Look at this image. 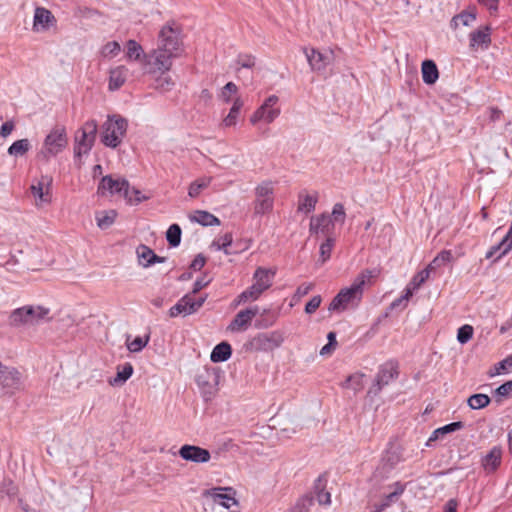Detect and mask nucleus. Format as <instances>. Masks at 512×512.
Wrapping results in <instances>:
<instances>
[{
    "label": "nucleus",
    "mask_w": 512,
    "mask_h": 512,
    "mask_svg": "<svg viewBox=\"0 0 512 512\" xmlns=\"http://www.w3.org/2000/svg\"><path fill=\"white\" fill-rule=\"evenodd\" d=\"M195 313L192 297L187 294L183 296L174 306H172L169 310L170 317H177L180 314L190 315Z\"/></svg>",
    "instance_id": "24"
},
{
    "label": "nucleus",
    "mask_w": 512,
    "mask_h": 512,
    "mask_svg": "<svg viewBox=\"0 0 512 512\" xmlns=\"http://www.w3.org/2000/svg\"><path fill=\"white\" fill-rule=\"evenodd\" d=\"M210 182H211V178H203V179L194 181L189 186L188 195L192 198L197 197L200 194L202 189H205L206 187H208Z\"/></svg>",
    "instance_id": "47"
},
{
    "label": "nucleus",
    "mask_w": 512,
    "mask_h": 512,
    "mask_svg": "<svg viewBox=\"0 0 512 512\" xmlns=\"http://www.w3.org/2000/svg\"><path fill=\"white\" fill-rule=\"evenodd\" d=\"M313 289V284L312 283H304V284H301L295 294H294V298L296 299H300L301 297L307 295L311 290Z\"/></svg>",
    "instance_id": "61"
},
{
    "label": "nucleus",
    "mask_w": 512,
    "mask_h": 512,
    "mask_svg": "<svg viewBox=\"0 0 512 512\" xmlns=\"http://www.w3.org/2000/svg\"><path fill=\"white\" fill-rule=\"evenodd\" d=\"M306 58L312 70L322 72L327 66H329L333 60V53L330 52H320L316 49H305Z\"/></svg>",
    "instance_id": "17"
},
{
    "label": "nucleus",
    "mask_w": 512,
    "mask_h": 512,
    "mask_svg": "<svg viewBox=\"0 0 512 512\" xmlns=\"http://www.w3.org/2000/svg\"><path fill=\"white\" fill-rule=\"evenodd\" d=\"M149 335L143 337H136L134 340L129 341L127 339L126 346L130 352L137 353L140 352L149 342Z\"/></svg>",
    "instance_id": "46"
},
{
    "label": "nucleus",
    "mask_w": 512,
    "mask_h": 512,
    "mask_svg": "<svg viewBox=\"0 0 512 512\" xmlns=\"http://www.w3.org/2000/svg\"><path fill=\"white\" fill-rule=\"evenodd\" d=\"M395 490L388 494L384 500L377 505L375 512H382L384 509L389 507L392 503H395L398 498L403 494L405 487L404 485L400 484L399 482L394 484Z\"/></svg>",
    "instance_id": "35"
},
{
    "label": "nucleus",
    "mask_w": 512,
    "mask_h": 512,
    "mask_svg": "<svg viewBox=\"0 0 512 512\" xmlns=\"http://www.w3.org/2000/svg\"><path fill=\"white\" fill-rule=\"evenodd\" d=\"M272 182L265 181L255 188L254 214L256 216L270 213L274 205Z\"/></svg>",
    "instance_id": "9"
},
{
    "label": "nucleus",
    "mask_w": 512,
    "mask_h": 512,
    "mask_svg": "<svg viewBox=\"0 0 512 512\" xmlns=\"http://www.w3.org/2000/svg\"><path fill=\"white\" fill-rule=\"evenodd\" d=\"M374 276L372 270L362 271L353 281L350 287L343 288L333 298L329 305L330 311H344L355 308L361 302L364 286Z\"/></svg>",
    "instance_id": "1"
},
{
    "label": "nucleus",
    "mask_w": 512,
    "mask_h": 512,
    "mask_svg": "<svg viewBox=\"0 0 512 512\" xmlns=\"http://www.w3.org/2000/svg\"><path fill=\"white\" fill-rule=\"evenodd\" d=\"M262 319L258 320L256 323V327L258 328H268L274 324L276 321V314L270 313L268 310H264L261 314Z\"/></svg>",
    "instance_id": "51"
},
{
    "label": "nucleus",
    "mask_w": 512,
    "mask_h": 512,
    "mask_svg": "<svg viewBox=\"0 0 512 512\" xmlns=\"http://www.w3.org/2000/svg\"><path fill=\"white\" fill-rule=\"evenodd\" d=\"M473 336V327L470 325H463L458 329L457 340L461 344L467 343Z\"/></svg>",
    "instance_id": "52"
},
{
    "label": "nucleus",
    "mask_w": 512,
    "mask_h": 512,
    "mask_svg": "<svg viewBox=\"0 0 512 512\" xmlns=\"http://www.w3.org/2000/svg\"><path fill=\"white\" fill-rule=\"evenodd\" d=\"M189 218L192 222L199 223L203 226H213L220 224V220L216 216L207 211L202 210L196 211Z\"/></svg>",
    "instance_id": "34"
},
{
    "label": "nucleus",
    "mask_w": 512,
    "mask_h": 512,
    "mask_svg": "<svg viewBox=\"0 0 512 512\" xmlns=\"http://www.w3.org/2000/svg\"><path fill=\"white\" fill-rule=\"evenodd\" d=\"M178 56L157 47L143 56V71L147 74H164L172 67Z\"/></svg>",
    "instance_id": "5"
},
{
    "label": "nucleus",
    "mask_w": 512,
    "mask_h": 512,
    "mask_svg": "<svg viewBox=\"0 0 512 512\" xmlns=\"http://www.w3.org/2000/svg\"><path fill=\"white\" fill-rule=\"evenodd\" d=\"M325 485L326 483L322 476L318 477L315 481L314 491L320 505H329L331 503V495L325 490Z\"/></svg>",
    "instance_id": "36"
},
{
    "label": "nucleus",
    "mask_w": 512,
    "mask_h": 512,
    "mask_svg": "<svg viewBox=\"0 0 512 512\" xmlns=\"http://www.w3.org/2000/svg\"><path fill=\"white\" fill-rule=\"evenodd\" d=\"M97 129L98 125L95 120H89L84 123L75 137V157H81L90 152L96 139Z\"/></svg>",
    "instance_id": "8"
},
{
    "label": "nucleus",
    "mask_w": 512,
    "mask_h": 512,
    "mask_svg": "<svg viewBox=\"0 0 512 512\" xmlns=\"http://www.w3.org/2000/svg\"><path fill=\"white\" fill-rule=\"evenodd\" d=\"M220 370L216 367H205L196 376V383L206 397H211L218 390Z\"/></svg>",
    "instance_id": "12"
},
{
    "label": "nucleus",
    "mask_w": 512,
    "mask_h": 512,
    "mask_svg": "<svg viewBox=\"0 0 512 512\" xmlns=\"http://www.w3.org/2000/svg\"><path fill=\"white\" fill-rule=\"evenodd\" d=\"M106 192L109 194H120L122 195L129 203H132L133 198L130 195V185L126 179L117 178L114 179L112 176H104L100 184L98 186V193L101 195H105Z\"/></svg>",
    "instance_id": "13"
},
{
    "label": "nucleus",
    "mask_w": 512,
    "mask_h": 512,
    "mask_svg": "<svg viewBox=\"0 0 512 512\" xmlns=\"http://www.w3.org/2000/svg\"><path fill=\"white\" fill-rule=\"evenodd\" d=\"M136 254L139 264L143 267H149L152 264L163 263L165 261L164 257L156 255L151 248L143 244L137 247Z\"/></svg>",
    "instance_id": "22"
},
{
    "label": "nucleus",
    "mask_w": 512,
    "mask_h": 512,
    "mask_svg": "<svg viewBox=\"0 0 512 512\" xmlns=\"http://www.w3.org/2000/svg\"><path fill=\"white\" fill-rule=\"evenodd\" d=\"M115 217L116 212L114 210L98 213L96 215L97 225L101 229H107L114 223Z\"/></svg>",
    "instance_id": "43"
},
{
    "label": "nucleus",
    "mask_w": 512,
    "mask_h": 512,
    "mask_svg": "<svg viewBox=\"0 0 512 512\" xmlns=\"http://www.w3.org/2000/svg\"><path fill=\"white\" fill-rule=\"evenodd\" d=\"M232 354V349L229 343L221 342L217 344L211 352L210 359L214 363L227 361Z\"/></svg>",
    "instance_id": "30"
},
{
    "label": "nucleus",
    "mask_w": 512,
    "mask_h": 512,
    "mask_svg": "<svg viewBox=\"0 0 512 512\" xmlns=\"http://www.w3.org/2000/svg\"><path fill=\"white\" fill-rule=\"evenodd\" d=\"M174 85L170 77H159L156 79L155 88L161 92L169 91Z\"/></svg>",
    "instance_id": "56"
},
{
    "label": "nucleus",
    "mask_w": 512,
    "mask_h": 512,
    "mask_svg": "<svg viewBox=\"0 0 512 512\" xmlns=\"http://www.w3.org/2000/svg\"><path fill=\"white\" fill-rule=\"evenodd\" d=\"M121 51V46L117 41L106 43L100 50V54L104 58H112L117 56Z\"/></svg>",
    "instance_id": "45"
},
{
    "label": "nucleus",
    "mask_w": 512,
    "mask_h": 512,
    "mask_svg": "<svg viewBox=\"0 0 512 512\" xmlns=\"http://www.w3.org/2000/svg\"><path fill=\"white\" fill-rule=\"evenodd\" d=\"M133 366L127 362L122 366L117 367V374L114 378L109 380L111 386H122L133 374Z\"/></svg>",
    "instance_id": "29"
},
{
    "label": "nucleus",
    "mask_w": 512,
    "mask_h": 512,
    "mask_svg": "<svg viewBox=\"0 0 512 512\" xmlns=\"http://www.w3.org/2000/svg\"><path fill=\"white\" fill-rule=\"evenodd\" d=\"M476 19V13L473 9L463 11L458 15H455L450 23L452 29H457L459 25L470 26Z\"/></svg>",
    "instance_id": "33"
},
{
    "label": "nucleus",
    "mask_w": 512,
    "mask_h": 512,
    "mask_svg": "<svg viewBox=\"0 0 512 512\" xmlns=\"http://www.w3.org/2000/svg\"><path fill=\"white\" fill-rule=\"evenodd\" d=\"M490 397L486 394H473L467 399V404L471 409L478 410L485 408L490 403Z\"/></svg>",
    "instance_id": "41"
},
{
    "label": "nucleus",
    "mask_w": 512,
    "mask_h": 512,
    "mask_svg": "<svg viewBox=\"0 0 512 512\" xmlns=\"http://www.w3.org/2000/svg\"><path fill=\"white\" fill-rule=\"evenodd\" d=\"M495 393L499 397H507L512 393V380L507 381L504 384L500 385L496 390Z\"/></svg>",
    "instance_id": "59"
},
{
    "label": "nucleus",
    "mask_w": 512,
    "mask_h": 512,
    "mask_svg": "<svg viewBox=\"0 0 512 512\" xmlns=\"http://www.w3.org/2000/svg\"><path fill=\"white\" fill-rule=\"evenodd\" d=\"M332 224V219L327 214H322L317 217H312L310 221V232H328L329 226Z\"/></svg>",
    "instance_id": "32"
},
{
    "label": "nucleus",
    "mask_w": 512,
    "mask_h": 512,
    "mask_svg": "<svg viewBox=\"0 0 512 512\" xmlns=\"http://www.w3.org/2000/svg\"><path fill=\"white\" fill-rule=\"evenodd\" d=\"M259 314V307L253 306L244 310L239 311L231 323L228 325L227 330L231 332H242L245 331L253 318Z\"/></svg>",
    "instance_id": "15"
},
{
    "label": "nucleus",
    "mask_w": 512,
    "mask_h": 512,
    "mask_svg": "<svg viewBox=\"0 0 512 512\" xmlns=\"http://www.w3.org/2000/svg\"><path fill=\"white\" fill-rule=\"evenodd\" d=\"M273 275L269 270L259 267L254 273V283L238 296L237 304L257 300L272 285Z\"/></svg>",
    "instance_id": "6"
},
{
    "label": "nucleus",
    "mask_w": 512,
    "mask_h": 512,
    "mask_svg": "<svg viewBox=\"0 0 512 512\" xmlns=\"http://www.w3.org/2000/svg\"><path fill=\"white\" fill-rule=\"evenodd\" d=\"M422 79L427 85L434 84L439 78V71L434 61L425 60L422 62Z\"/></svg>",
    "instance_id": "28"
},
{
    "label": "nucleus",
    "mask_w": 512,
    "mask_h": 512,
    "mask_svg": "<svg viewBox=\"0 0 512 512\" xmlns=\"http://www.w3.org/2000/svg\"><path fill=\"white\" fill-rule=\"evenodd\" d=\"M430 273H431V271L427 268L418 272L416 275H414V277L412 278V280L410 281V283L407 287H410L412 289V291L415 289H418L429 278Z\"/></svg>",
    "instance_id": "49"
},
{
    "label": "nucleus",
    "mask_w": 512,
    "mask_h": 512,
    "mask_svg": "<svg viewBox=\"0 0 512 512\" xmlns=\"http://www.w3.org/2000/svg\"><path fill=\"white\" fill-rule=\"evenodd\" d=\"M512 250V238L504 236V238L497 244L492 246L486 253V259H491L495 256L494 261L500 259Z\"/></svg>",
    "instance_id": "26"
},
{
    "label": "nucleus",
    "mask_w": 512,
    "mask_h": 512,
    "mask_svg": "<svg viewBox=\"0 0 512 512\" xmlns=\"http://www.w3.org/2000/svg\"><path fill=\"white\" fill-rule=\"evenodd\" d=\"M398 376L397 365L394 362L383 364L376 376L375 386L380 391L384 386L388 385L394 378Z\"/></svg>",
    "instance_id": "21"
},
{
    "label": "nucleus",
    "mask_w": 512,
    "mask_h": 512,
    "mask_svg": "<svg viewBox=\"0 0 512 512\" xmlns=\"http://www.w3.org/2000/svg\"><path fill=\"white\" fill-rule=\"evenodd\" d=\"M127 127V120L120 115L108 116L102 125L101 141L107 147H118L126 134Z\"/></svg>",
    "instance_id": "4"
},
{
    "label": "nucleus",
    "mask_w": 512,
    "mask_h": 512,
    "mask_svg": "<svg viewBox=\"0 0 512 512\" xmlns=\"http://www.w3.org/2000/svg\"><path fill=\"white\" fill-rule=\"evenodd\" d=\"M179 455L184 460L194 463H207L211 458L210 452L207 449L188 444L180 448Z\"/></svg>",
    "instance_id": "18"
},
{
    "label": "nucleus",
    "mask_w": 512,
    "mask_h": 512,
    "mask_svg": "<svg viewBox=\"0 0 512 512\" xmlns=\"http://www.w3.org/2000/svg\"><path fill=\"white\" fill-rule=\"evenodd\" d=\"M283 341V333L275 330L257 334L251 339L249 346L254 351L268 352L280 347Z\"/></svg>",
    "instance_id": "11"
},
{
    "label": "nucleus",
    "mask_w": 512,
    "mask_h": 512,
    "mask_svg": "<svg viewBox=\"0 0 512 512\" xmlns=\"http://www.w3.org/2000/svg\"><path fill=\"white\" fill-rule=\"evenodd\" d=\"M128 68L124 65L117 66L109 72V90H118L126 81Z\"/></svg>",
    "instance_id": "23"
},
{
    "label": "nucleus",
    "mask_w": 512,
    "mask_h": 512,
    "mask_svg": "<svg viewBox=\"0 0 512 512\" xmlns=\"http://www.w3.org/2000/svg\"><path fill=\"white\" fill-rule=\"evenodd\" d=\"M234 494L235 493L231 487H219L213 489L211 496L214 503L226 509H230L233 506H238V502L235 499Z\"/></svg>",
    "instance_id": "20"
},
{
    "label": "nucleus",
    "mask_w": 512,
    "mask_h": 512,
    "mask_svg": "<svg viewBox=\"0 0 512 512\" xmlns=\"http://www.w3.org/2000/svg\"><path fill=\"white\" fill-rule=\"evenodd\" d=\"M210 281H211V279H207L206 277L197 279L194 283L192 293L193 294L198 293L201 289L206 287L210 283Z\"/></svg>",
    "instance_id": "64"
},
{
    "label": "nucleus",
    "mask_w": 512,
    "mask_h": 512,
    "mask_svg": "<svg viewBox=\"0 0 512 512\" xmlns=\"http://www.w3.org/2000/svg\"><path fill=\"white\" fill-rule=\"evenodd\" d=\"M146 55L142 46L135 40L126 43V58L128 61L140 62L143 65V56Z\"/></svg>",
    "instance_id": "31"
},
{
    "label": "nucleus",
    "mask_w": 512,
    "mask_h": 512,
    "mask_svg": "<svg viewBox=\"0 0 512 512\" xmlns=\"http://www.w3.org/2000/svg\"><path fill=\"white\" fill-rule=\"evenodd\" d=\"M451 260H452L451 251L443 250L432 260V262L426 268L432 272V271L436 270L437 268L441 267L442 265L449 263Z\"/></svg>",
    "instance_id": "42"
},
{
    "label": "nucleus",
    "mask_w": 512,
    "mask_h": 512,
    "mask_svg": "<svg viewBox=\"0 0 512 512\" xmlns=\"http://www.w3.org/2000/svg\"><path fill=\"white\" fill-rule=\"evenodd\" d=\"M311 504L312 499L303 498L296 504V506L292 509L291 512H308V508Z\"/></svg>",
    "instance_id": "60"
},
{
    "label": "nucleus",
    "mask_w": 512,
    "mask_h": 512,
    "mask_svg": "<svg viewBox=\"0 0 512 512\" xmlns=\"http://www.w3.org/2000/svg\"><path fill=\"white\" fill-rule=\"evenodd\" d=\"M511 366H512V356H509L497 364V366L495 367V372L491 373V376L499 374L501 371L507 370L508 367H511Z\"/></svg>",
    "instance_id": "62"
},
{
    "label": "nucleus",
    "mask_w": 512,
    "mask_h": 512,
    "mask_svg": "<svg viewBox=\"0 0 512 512\" xmlns=\"http://www.w3.org/2000/svg\"><path fill=\"white\" fill-rule=\"evenodd\" d=\"M244 105L243 100L240 97H237L233 101V105L228 113V115L223 119V125L225 127H231L236 125L237 118L240 114V110Z\"/></svg>",
    "instance_id": "37"
},
{
    "label": "nucleus",
    "mask_w": 512,
    "mask_h": 512,
    "mask_svg": "<svg viewBox=\"0 0 512 512\" xmlns=\"http://www.w3.org/2000/svg\"><path fill=\"white\" fill-rule=\"evenodd\" d=\"M316 203H317L316 195L300 194L299 202H298V211L310 213L315 209Z\"/></svg>",
    "instance_id": "38"
},
{
    "label": "nucleus",
    "mask_w": 512,
    "mask_h": 512,
    "mask_svg": "<svg viewBox=\"0 0 512 512\" xmlns=\"http://www.w3.org/2000/svg\"><path fill=\"white\" fill-rule=\"evenodd\" d=\"M334 245V240L331 238H328L324 243L320 246V257L322 258V261L325 262L328 260L331 256L332 248Z\"/></svg>",
    "instance_id": "55"
},
{
    "label": "nucleus",
    "mask_w": 512,
    "mask_h": 512,
    "mask_svg": "<svg viewBox=\"0 0 512 512\" xmlns=\"http://www.w3.org/2000/svg\"><path fill=\"white\" fill-rule=\"evenodd\" d=\"M238 87L233 82H228L220 91L219 98L224 103H229L232 100V96L237 94Z\"/></svg>",
    "instance_id": "48"
},
{
    "label": "nucleus",
    "mask_w": 512,
    "mask_h": 512,
    "mask_svg": "<svg viewBox=\"0 0 512 512\" xmlns=\"http://www.w3.org/2000/svg\"><path fill=\"white\" fill-rule=\"evenodd\" d=\"M412 295V289L410 287H406L405 293L391 303V308H397L401 305L406 306V302L410 299Z\"/></svg>",
    "instance_id": "57"
},
{
    "label": "nucleus",
    "mask_w": 512,
    "mask_h": 512,
    "mask_svg": "<svg viewBox=\"0 0 512 512\" xmlns=\"http://www.w3.org/2000/svg\"><path fill=\"white\" fill-rule=\"evenodd\" d=\"M23 387L21 373L13 367L0 363V391L13 393Z\"/></svg>",
    "instance_id": "14"
},
{
    "label": "nucleus",
    "mask_w": 512,
    "mask_h": 512,
    "mask_svg": "<svg viewBox=\"0 0 512 512\" xmlns=\"http://www.w3.org/2000/svg\"><path fill=\"white\" fill-rule=\"evenodd\" d=\"M363 374H354L347 378L345 386L358 391L363 386Z\"/></svg>",
    "instance_id": "53"
},
{
    "label": "nucleus",
    "mask_w": 512,
    "mask_h": 512,
    "mask_svg": "<svg viewBox=\"0 0 512 512\" xmlns=\"http://www.w3.org/2000/svg\"><path fill=\"white\" fill-rule=\"evenodd\" d=\"M463 426H464L463 422L458 421V422H452L443 427H440L432 433V435L430 436V438L428 440V443L439 439L440 437H442L445 434L457 431V430L463 428Z\"/></svg>",
    "instance_id": "40"
},
{
    "label": "nucleus",
    "mask_w": 512,
    "mask_h": 512,
    "mask_svg": "<svg viewBox=\"0 0 512 512\" xmlns=\"http://www.w3.org/2000/svg\"><path fill=\"white\" fill-rule=\"evenodd\" d=\"M56 24L54 15L47 9L37 7L34 13L33 30L36 32L47 31Z\"/></svg>",
    "instance_id": "19"
},
{
    "label": "nucleus",
    "mask_w": 512,
    "mask_h": 512,
    "mask_svg": "<svg viewBox=\"0 0 512 512\" xmlns=\"http://www.w3.org/2000/svg\"><path fill=\"white\" fill-rule=\"evenodd\" d=\"M50 309L41 305H25L14 309L8 317V325L13 328H27L50 320Z\"/></svg>",
    "instance_id": "2"
},
{
    "label": "nucleus",
    "mask_w": 512,
    "mask_h": 512,
    "mask_svg": "<svg viewBox=\"0 0 512 512\" xmlns=\"http://www.w3.org/2000/svg\"><path fill=\"white\" fill-rule=\"evenodd\" d=\"M166 239L172 247H177L181 241V228L178 224H172L167 232Z\"/></svg>",
    "instance_id": "44"
},
{
    "label": "nucleus",
    "mask_w": 512,
    "mask_h": 512,
    "mask_svg": "<svg viewBox=\"0 0 512 512\" xmlns=\"http://www.w3.org/2000/svg\"><path fill=\"white\" fill-rule=\"evenodd\" d=\"M68 139L64 126H55L44 140L40 154L49 159L60 153L67 145Z\"/></svg>",
    "instance_id": "7"
},
{
    "label": "nucleus",
    "mask_w": 512,
    "mask_h": 512,
    "mask_svg": "<svg viewBox=\"0 0 512 512\" xmlns=\"http://www.w3.org/2000/svg\"><path fill=\"white\" fill-rule=\"evenodd\" d=\"M31 148L30 141L28 139H20L15 141L9 148L8 154L14 157L23 156Z\"/></svg>",
    "instance_id": "39"
},
{
    "label": "nucleus",
    "mask_w": 512,
    "mask_h": 512,
    "mask_svg": "<svg viewBox=\"0 0 512 512\" xmlns=\"http://www.w3.org/2000/svg\"><path fill=\"white\" fill-rule=\"evenodd\" d=\"M157 47L180 56L183 52L181 26L175 21H169L162 26L158 33Z\"/></svg>",
    "instance_id": "3"
},
{
    "label": "nucleus",
    "mask_w": 512,
    "mask_h": 512,
    "mask_svg": "<svg viewBox=\"0 0 512 512\" xmlns=\"http://www.w3.org/2000/svg\"><path fill=\"white\" fill-rule=\"evenodd\" d=\"M321 301L322 299L321 296L319 295L312 297L311 300L305 306V312L307 314L314 313L319 308Z\"/></svg>",
    "instance_id": "58"
},
{
    "label": "nucleus",
    "mask_w": 512,
    "mask_h": 512,
    "mask_svg": "<svg viewBox=\"0 0 512 512\" xmlns=\"http://www.w3.org/2000/svg\"><path fill=\"white\" fill-rule=\"evenodd\" d=\"M502 451L499 447H493L483 458L482 465L486 472H494L501 463Z\"/></svg>",
    "instance_id": "27"
},
{
    "label": "nucleus",
    "mask_w": 512,
    "mask_h": 512,
    "mask_svg": "<svg viewBox=\"0 0 512 512\" xmlns=\"http://www.w3.org/2000/svg\"><path fill=\"white\" fill-rule=\"evenodd\" d=\"M279 98L276 95H270L258 107L250 117L251 124L255 125L258 122L272 123L281 113L280 106L278 105Z\"/></svg>",
    "instance_id": "10"
},
{
    "label": "nucleus",
    "mask_w": 512,
    "mask_h": 512,
    "mask_svg": "<svg viewBox=\"0 0 512 512\" xmlns=\"http://www.w3.org/2000/svg\"><path fill=\"white\" fill-rule=\"evenodd\" d=\"M238 62L243 68H252L255 65V58L251 55H243L239 57Z\"/></svg>",
    "instance_id": "63"
},
{
    "label": "nucleus",
    "mask_w": 512,
    "mask_h": 512,
    "mask_svg": "<svg viewBox=\"0 0 512 512\" xmlns=\"http://www.w3.org/2000/svg\"><path fill=\"white\" fill-rule=\"evenodd\" d=\"M491 42L490 28L488 26L478 29L470 34V47L487 48Z\"/></svg>",
    "instance_id": "25"
},
{
    "label": "nucleus",
    "mask_w": 512,
    "mask_h": 512,
    "mask_svg": "<svg viewBox=\"0 0 512 512\" xmlns=\"http://www.w3.org/2000/svg\"><path fill=\"white\" fill-rule=\"evenodd\" d=\"M51 183L52 179L49 176H42L39 180L33 181L30 190L37 206L50 202Z\"/></svg>",
    "instance_id": "16"
},
{
    "label": "nucleus",
    "mask_w": 512,
    "mask_h": 512,
    "mask_svg": "<svg viewBox=\"0 0 512 512\" xmlns=\"http://www.w3.org/2000/svg\"><path fill=\"white\" fill-rule=\"evenodd\" d=\"M233 237L231 233H226L218 239H215L212 243V246L217 250H223L225 254H230L227 250V247L232 244Z\"/></svg>",
    "instance_id": "50"
},
{
    "label": "nucleus",
    "mask_w": 512,
    "mask_h": 512,
    "mask_svg": "<svg viewBox=\"0 0 512 512\" xmlns=\"http://www.w3.org/2000/svg\"><path fill=\"white\" fill-rule=\"evenodd\" d=\"M332 219V222H340L344 223L345 220V210L344 206L341 203H336L333 206V210L331 213V216H329Z\"/></svg>",
    "instance_id": "54"
}]
</instances>
